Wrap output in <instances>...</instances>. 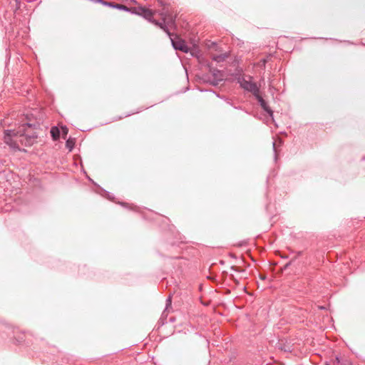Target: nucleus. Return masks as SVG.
<instances>
[{
  "label": "nucleus",
  "mask_w": 365,
  "mask_h": 365,
  "mask_svg": "<svg viewBox=\"0 0 365 365\" xmlns=\"http://www.w3.org/2000/svg\"><path fill=\"white\" fill-rule=\"evenodd\" d=\"M37 133L29 123L23 124L18 130L4 131V142L10 147L20 148L21 145L31 146L37 138Z\"/></svg>",
  "instance_id": "nucleus-2"
},
{
  "label": "nucleus",
  "mask_w": 365,
  "mask_h": 365,
  "mask_svg": "<svg viewBox=\"0 0 365 365\" xmlns=\"http://www.w3.org/2000/svg\"><path fill=\"white\" fill-rule=\"evenodd\" d=\"M16 339L19 343H21L24 341L25 339V334L24 332L18 331L16 334Z\"/></svg>",
  "instance_id": "nucleus-10"
},
{
  "label": "nucleus",
  "mask_w": 365,
  "mask_h": 365,
  "mask_svg": "<svg viewBox=\"0 0 365 365\" xmlns=\"http://www.w3.org/2000/svg\"><path fill=\"white\" fill-rule=\"evenodd\" d=\"M170 38L171 39L172 44L173 46V47L175 48V49L183 51L185 53H187L188 52L189 47H188V46L187 45L186 42L184 40L181 39L178 36H175V38H172V34H170Z\"/></svg>",
  "instance_id": "nucleus-4"
},
{
  "label": "nucleus",
  "mask_w": 365,
  "mask_h": 365,
  "mask_svg": "<svg viewBox=\"0 0 365 365\" xmlns=\"http://www.w3.org/2000/svg\"><path fill=\"white\" fill-rule=\"evenodd\" d=\"M108 5L110 6H112L115 8H117V9H123V10H125V11H128V9L127 6H124V5H122V4H113V3H108Z\"/></svg>",
  "instance_id": "nucleus-11"
},
{
  "label": "nucleus",
  "mask_w": 365,
  "mask_h": 365,
  "mask_svg": "<svg viewBox=\"0 0 365 365\" xmlns=\"http://www.w3.org/2000/svg\"><path fill=\"white\" fill-rule=\"evenodd\" d=\"M227 57V55L226 53H224L221 55H215L212 56V59L217 62H221L225 61Z\"/></svg>",
  "instance_id": "nucleus-9"
},
{
  "label": "nucleus",
  "mask_w": 365,
  "mask_h": 365,
  "mask_svg": "<svg viewBox=\"0 0 365 365\" xmlns=\"http://www.w3.org/2000/svg\"><path fill=\"white\" fill-rule=\"evenodd\" d=\"M132 12L143 16L170 36L169 27L175 25L177 14L169 5H163V9L158 11L143 6L134 7L132 8Z\"/></svg>",
  "instance_id": "nucleus-1"
},
{
  "label": "nucleus",
  "mask_w": 365,
  "mask_h": 365,
  "mask_svg": "<svg viewBox=\"0 0 365 365\" xmlns=\"http://www.w3.org/2000/svg\"><path fill=\"white\" fill-rule=\"evenodd\" d=\"M76 141L73 138H68L66 142V146L68 149L69 151H71L74 148Z\"/></svg>",
  "instance_id": "nucleus-8"
},
{
  "label": "nucleus",
  "mask_w": 365,
  "mask_h": 365,
  "mask_svg": "<svg viewBox=\"0 0 365 365\" xmlns=\"http://www.w3.org/2000/svg\"><path fill=\"white\" fill-rule=\"evenodd\" d=\"M16 4H19V1H18V0H16Z\"/></svg>",
  "instance_id": "nucleus-13"
},
{
  "label": "nucleus",
  "mask_w": 365,
  "mask_h": 365,
  "mask_svg": "<svg viewBox=\"0 0 365 365\" xmlns=\"http://www.w3.org/2000/svg\"><path fill=\"white\" fill-rule=\"evenodd\" d=\"M332 365H352V364L348 360H344L341 361L339 357H336L332 362Z\"/></svg>",
  "instance_id": "nucleus-7"
},
{
  "label": "nucleus",
  "mask_w": 365,
  "mask_h": 365,
  "mask_svg": "<svg viewBox=\"0 0 365 365\" xmlns=\"http://www.w3.org/2000/svg\"><path fill=\"white\" fill-rule=\"evenodd\" d=\"M63 138H66L68 134V130L66 127H61Z\"/></svg>",
  "instance_id": "nucleus-12"
},
{
  "label": "nucleus",
  "mask_w": 365,
  "mask_h": 365,
  "mask_svg": "<svg viewBox=\"0 0 365 365\" xmlns=\"http://www.w3.org/2000/svg\"><path fill=\"white\" fill-rule=\"evenodd\" d=\"M50 133L53 140H57L59 138L60 130L57 127H52Z\"/></svg>",
  "instance_id": "nucleus-6"
},
{
  "label": "nucleus",
  "mask_w": 365,
  "mask_h": 365,
  "mask_svg": "<svg viewBox=\"0 0 365 365\" xmlns=\"http://www.w3.org/2000/svg\"><path fill=\"white\" fill-rule=\"evenodd\" d=\"M256 98L258 100L259 103H260V106L262 108L268 113L272 114V111L269 108V107L267 106L265 101L262 98V96L259 95V93L258 95L255 96Z\"/></svg>",
  "instance_id": "nucleus-5"
},
{
  "label": "nucleus",
  "mask_w": 365,
  "mask_h": 365,
  "mask_svg": "<svg viewBox=\"0 0 365 365\" xmlns=\"http://www.w3.org/2000/svg\"><path fill=\"white\" fill-rule=\"evenodd\" d=\"M252 78L248 77V79L242 78L239 79L240 86L245 90L251 92L255 96L258 95L259 89L257 84L251 81Z\"/></svg>",
  "instance_id": "nucleus-3"
}]
</instances>
